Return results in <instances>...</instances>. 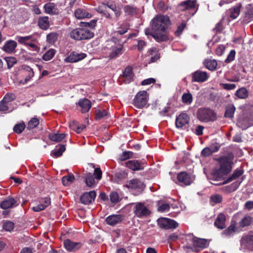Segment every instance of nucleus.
Instances as JSON below:
<instances>
[{"instance_id": "obj_64", "label": "nucleus", "mask_w": 253, "mask_h": 253, "mask_svg": "<svg viewBox=\"0 0 253 253\" xmlns=\"http://www.w3.org/2000/svg\"><path fill=\"white\" fill-rule=\"evenodd\" d=\"M223 29V27L222 23L221 21H220L216 24L215 28L213 29V31L216 33H219L221 32Z\"/></svg>"}, {"instance_id": "obj_1", "label": "nucleus", "mask_w": 253, "mask_h": 253, "mask_svg": "<svg viewBox=\"0 0 253 253\" xmlns=\"http://www.w3.org/2000/svg\"><path fill=\"white\" fill-rule=\"evenodd\" d=\"M170 22L168 16L157 15L151 22L152 29L154 31L153 38L157 42L167 41L169 40L168 28Z\"/></svg>"}, {"instance_id": "obj_45", "label": "nucleus", "mask_w": 253, "mask_h": 253, "mask_svg": "<svg viewBox=\"0 0 253 253\" xmlns=\"http://www.w3.org/2000/svg\"><path fill=\"white\" fill-rule=\"evenodd\" d=\"M252 221V218L249 216H246L242 219L239 224L241 227H244L249 226Z\"/></svg>"}, {"instance_id": "obj_61", "label": "nucleus", "mask_w": 253, "mask_h": 253, "mask_svg": "<svg viewBox=\"0 0 253 253\" xmlns=\"http://www.w3.org/2000/svg\"><path fill=\"white\" fill-rule=\"evenodd\" d=\"M212 154V153L209 147L204 148L201 152V155L205 157H209Z\"/></svg>"}, {"instance_id": "obj_26", "label": "nucleus", "mask_w": 253, "mask_h": 253, "mask_svg": "<svg viewBox=\"0 0 253 253\" xmlns=\"http://www.w3.org/2000/svg\"><path fill=\"white\" fill-rule=\"evenodd\" d=\"M253 18V4H248L246 7V11L244 20L248 23Z\"/></svg>"}, {"instance_id": "obj_40", "label": "nucleus", "mask_w": 253, "mask_h": 253, "mask_svg": "<svg viewBox=\"0 0 253 253\" xmlns=\"http://www.w3.org/2000/svg\"><path fill=\"white\" fill-rule=\"evenodd\" d=\"M236 95L241 99L246 98L248 96V90L244 87L241 88L237 90Z\"/></svg>"}, {"instance_id": "obj_10", "label": "nucleus", "mask_w": 253, "mask_h": 253, "mask_svg": "<svg viewBox=\"0 0 253 253\" xmlns=\"http://www.w3.org/2000/svg\"><path fill=\"white\" fill-rule=\"evenodd\" d=\"M159 226L163 229H175L178 226V223L173 219L168 218H160L158 219Z\"/></svg>"}, {"instance_id": "obj_21", "label": "nucleus", "mask_w": 253, "mask_h": 253, "mask_svg": "<svg viewBox=\"0 0 253 253\" xmlns=\"http://www.w3.org/2000/svg\"><path fill=\"white\" fill-rule=\"evenodd\" d=\"M225 215L221 213L218 215L214 224L218 229H224L225 228Z\"/></svg>"}, {"instance_id": "obj_52", "label": "nucleus", "mask_w": 253, "mask_h": 253, "mask_svg": "<svg viewBox=\"0 0 253 253\" xmlns=\"http://www.w3.org/2000/svg\"><path fill=\"white\" fill-rule=\"evenodd\" d=\"M69 127L77 133H79V125L77 121L71 120L69 123Z\"/></svg>"}, {"instance_id": "obj_49", "label": "nucleus", "mask_w": 253, "mask_h": 253, "mask_svg": "<svg viewBox=\"0 0 253 253\" xmlns=\"http://www.w3.org/2000/svg\"><path fill=\"white\" fill-rule=\"evenodd\" d=\"M7 65V68L10 69L13 66L17 63V60L16 58L14 57H6L5 58Z\"/></svg>"}, {"instance_id": "obj_47", "label": "nucleus", "mask_w": 253, "mask_h": 253, "mask_svg": "<svg viewBox=\"0 0 253 253\" xmlns=\"http://www.w3.org/2000/svg\"><path fill=\"white\" fill-rule=\"evenodd\" d=\"M235 231V224H231L222 233V235L228 236L232 234Z\"/></svg>"}, {"instance_id": "obj_43", "label": "nucleus", "mask_w": 253, "mask_h": 253, "mask_svg": "<svg viewBox=\"0 0 253 253\" xmlns=\"http://www.w3.org/2000/svg\"><path fill=\"white\" fill-rule=\"evenodd\" d=\"M55 53V50L53 49H50L43 55L42 59L45 61L50 60L54 56Z\"/></svg>"}, {"instance_id": "obj_12", "label": "nucleus", "mask_w": 253, "mask_h": 253, "mask_svg": "<svg viewBox=\"0 0 253 253\" xmlns=\"http://www.w3.org/2000/svg\"><path fill=\"white\" fill-rule=\"evenodd\" d=\"M209 78V76L206 72L200 70L196 71L192 74L193 82L203 83Z\"/></svg>"}, {"instance_id": "obj_33", "label": "nucleus", "mask_w": 253, "mask_h": 253, "mask_svg": "<svg viewBox=\"0 0 253 253\" xmlns=\"http://www.w3.org/2000/svg\"><path fill=\"white\" fill-rule=\"evenodd\" d=\"M38 24L41 29L46 30L49 26L48 17H44L40 18Z\"/></svg>"}, {"instance_id": "obj_32", "label": "nucleus", "mask_w": 253, "mask_h": 253, "mask_svg": "<svg viewBox=\"0 0 253 253\" xmlns=\"http://www.w3.org/2000/svg\"><path fill=\"white\" fill-rule=\"evenodd\" d=\"M65 133H50L48 135L49 138L53 141L59 142L61 141L65 137Z\"/></svg>"}, {"instance_id": "obj_57", "label": "nucleus", "mask_w": 253, "mask_h": 253, "mask_svg": "<svg viewBox=\"0 0 253 253\" xmlns=\"http://www.w3.org/2000/svg\"><path fill=\"white\" fill-rule=\"evenodd\" d=\"M14 228V224L10 221L4 223L3 225V229L7 231H11Z\"/></svg>"}, {"instance_id": "obj_20", "label": "nucleus", "mask_w": 253, "mask_h": 253, "mask_svg": "<svg viewBox=\"0 0 253 253\" xmlns=\"http://www.w3.org/2000/svg\"><path fill=\"white\" fill-rule=\"evenodd\" d=\"M64 246L65 249L69 252H75L79 248V243L71 241L70 239H66L64 241Z\"/></svg>"}, {"instance_id": "obj_60", "label": "nucleus", "mask_w": 253, "mask_h": 253, "mask_svg": "<svg viewBox=\"0 0 253 253\" xmlns=\"http://www.w3.org/2000/svg\"><path fill=\"white\" fill-rule=\"evenodd\" d=\"M220 85L225 89L226 90H233L236 87V85L235 84H227V83H225V84H220Z\"/></svg>"}, {"instance_id": "obj_31", "label": "nucleus", "mask_w": 253, "mask_h": 253, "mask_svg": "<svg viewBox=\"0 0 253 253\" xmlns=\"http://www.w3.org/2000/svg\"><path fill=\"white\" fill-rule=\"evenodd\" d=\"M235 109L236 108L234 105L229 104L226 107V111L224 114V116L226 118H232L233 117Z\"/></svg>"}, {"instance_id": "obj_17", "label": "nucleus", "mask_w": 253, "mask_h": 253, "mask_svg": "<svg viewBox=\"0 0 253 253\" xmlns=\"http://www.w3.org/2000/svg\"><path fill=\"white\" fill-rule=\"evenodd\" d=\"M126 165L127 168L133 171L141 170L144 168L141 163L135 160L127 161L126 163Z\"/></svg>"}, {"instance_id": "obj_8", "label": "nucleus", "mask_w": 253, "mask_h": 253, "mask_svg": "<svg viewBox=\"0 0 253 253\" xmlns=\"http://www.w3.org/2000/svg\"><path fill=\"white\" fill-rule=\"evenodd\" d=\"M171 178L180 185H189L195 180V176L194 175H173Z\"/></svg>"}, {"instance_id": "obj_38", "label": "nucleus", "mask_w": 253, "mask_h": 253, "mask_svg": "<svg viewBox=\"0 0 253 253\" xmlns=\"http://www.w3.org/2000/svg\"><path fill=\"white\" fill-rule=\"evenodd\" d=\"M125 175H111L110 179L114 182L122 184L125 180Z\"/></svg>"}, {"instance_id": "obj_18", "label": "nucleus", "mask_w": 253, "mask_h": 253, "mask_svg": "<svg viewBox=\"0 0 253 253\" xmlns=\"http://www.w3.org/2000/svg\"><path fill=\"white\" fill-rule=\"evenodd\" d=\"M195 6L194 0H187L180 3L178 7L181 11H185L187 9H193Z\"/></svg>"}, {"instance_id": "obj_29", "label": "nucleus", "mask_w": 253, "mask_h": 253, "mask_svg": "<svg viewBox=\"0 0 253 253\" xmlns=\"http://www.w3.org/2000/svg\"><path fill=\"white\" fill-rule=\"evenodd\" d=\"M123 46L119 45L118 47H114L112 48V51L109 54V57L111 59L115 58L119 55L122 54Z\"/></svg>"}, {"instance_id": "obj_48", "label": "nucleus", "mask_w": 253, "mask_h": 253, "mask_svg": "<svg viewBox=\"0 0 253 253\" xmlns=\"http://www.w3.org/2000/svg\"><path fill=\"white\" fill-rule=\"evenodd\" d=\"M58 34L56 33H51L46 36L47 41L51 44H53L57 40Z\"/></svg>"}, {"instance_id": "obj_50", "label": "nucleus", "mask_w": 253, "mask_h": 253, "mask_svg": "<svg viewBox=\"0 0 253 253\" xmlns=\"http://www.w3.org/2000/svg\"><path fill=\"white\" fill-rule=\"evenodd\" d=\"M96 120H100L108 115V112L105 110H97L96 111Z\"/></svg>"}, {"instance_id": "obj_53", "label": "nucleus", "mask_w": 253, "mask_h": 253, "mask_svg": "<svg viewBox=\"0 0 253 253\" xmlns=\"http://www.w3.org/2000/svg\"><path fill=\"white\" fill-rule=\"evenodd\" d=\"M128 29L129 26L127 24H123L121 25V27L119 28V29L115 32V33L119 34L120 35H123L127 31Z\"/></svg>"}, {"instance_id": "obj_15", "label": "nucleus", "mask_w": 253, "mask_h": 253, "mask_svg": "<svg viewBox=\"0 0 253 253\" xmlns=\"http://www.w3.org/2000/svg\"><path fill=\"white\" fill-rule=\"evenodd\" d=\"M126 186L132 189H138L140 191L143 190L145 188V185L143 182L137 179L130 180L126 185Z\"/></svg>"}, {"instance_id": "obj_6", "label": "nucleus", "mask_w": 253, "mask_h": 253, "mask_svg": "<svg viewBox=\"0 0 253 253\" xmlns=\"http://www.w3.org/2000/svg\"><path fill=\"white\" fill-rule=\"evenodd\" d=\"M148 96L146 91H139L133 99V105L137 109H142L147 104Z\"/></svg>"}, {"instance_id": "obj_34", "label": "nucleus", "mask_w": 253, "mask_h": 253, "mask_svg": "<svg viewBox=\"0 0 253 253\" xmlns=\"http://www.w3.org/2000/svg\"><path fill=\"white\" fill-rule=\"evenodd\" d=\"M65 61L67 62H76L79 61V54L74 51L72 52L65 59Z\"/></svg>"}, {"instance_id": "obj_46", "label": "nucleus", "mask_w": 253, "mask_h": 253, "mask_svg": "<svg viewBox=\"0 0 253 253\" xmlns=\"http://www.w3.org/2000/svg\"><path fill=\"white\" fill-rule=\"evenodd\" d=\"M25 124L23 122H22L15 125L13 127V130L15 132L20 134L25 129Z\"/></svg>"}, {"instance_id": "obj_13", "label": "nucleus", "mask_w": 253, "mask_h": 253, "mask_svg": "<svg viewBox=\"0 0 253 253\" xmlns=\"http://www.w3.org/2000/svg\"><path fill=\"white\" fill-rule=\"evenodd\" d=\"M101 178L102 175H87L85 179V183L88 187L93 188Z\"/></svg>"}, {"instance_id": "obj_30", "label": "nucleus", "mask_w": 253, "mask_h": 253, "mask_svg": "<svg viewBox=\"0 0 253 253\" xmlns=\"http://www.w3.org/2000/svg\"><path fill=\"white\" fill-rule=\"evenodd\" d=\"M204 65L207 69L213 71L217 67V62L214 59H206L204 61Z\"/></svg>"}, {"instance_id": "obj_11", "label": "nucleus", "mask_w": 253, "mask_h": 253, "mask_svg": "<svg viewBox=\"0 0 253 253\" xmlns=\"http://www.w3.org/2000/svg\"><path fill=\"white\" fill-rule=\"evenodd\" d=\"M96 196L95 191H90L88 192H85L80 197V201L84 204L87 205L92 203Z\"/></svg>"}, {"instance_id": "obj_55", "label": "nucleus", "mask_w": 253, "mask_h": 253, "mask_svg": "<svg viewBox=\"0 0 253 253\" xmlns=\"http://www.w3.org/2000/svg\"><path fill=\"white\" fill-rule=\"evenodd\" d=\"M110 201L113 203H117L119 201V196L117 192H112L110 195Z\"/></svg>"}, {"instance_id": "obj_24", "label": "nucleus", "mask_w": 253, "mask_h": 253, "mask_svg": "<svg viewBox=\"0 0 253 253\" xmlns=\"http://www.w3.org/2000/svg\"><path fill=\"white\" fill-rule=\"evenodd\" d=\"M149 56H151V61L154 62L160 58V53L157 49L155 47L150 48L147 51Z\"/></svg>"}, {"instance_id": "obj_28", "label": "nucleus", "mask_w": 253, "mask_h": 253, "mask_svg": "<svg viewBox=\"0 0 253 253\" xmlns=\"http://www.w3.org/2000/svg\"><path fill=\"white\" fill-rule=\"evenodd\" d=\"M17 46V43L14 41H9L3 47V49L7 52H12Z\"/></svg>"}, {"instance_id": "obj_5", "label": "nucleus", "mask_w": 253, "mask_h": 253, "mask_svg": "<svg viewBox=\"0 0 253 253\" xmlns=\"http://www.w3.org/2000/svg\"><path fill=\"white\" fill-rule=\"evenodd\" d=\"M226 175H207V177L210 182L215 185H220L230 182L235 179L239 175H232V176L226 179Z\"/></svg>"}, {"instance_id": "obj_59", "label": "nucleus", "mask_w": 253, "mask_h": 253, "mask_svg": "<svg viewBox=\"0 0 253 253\" xmlns=\"http://www.w3.org/2000/svg\"><path fill=\"white\" fill-rule=\"evenodd\" d=\"M32 38V36H28L26 37H17L16 40L18 42L20 43H24L25 44H27L26 43V41H28L31 40Z\"/></svg>"}, {"instance_id": "obj_54", "label": "nucleus", "mask_w": 253, "mask_h": 253, "mask_svg": "<svg viewBox=\"0 0 253 253\" xmlns=\"http://www.w3.org/2000/svg\"><path fill=\"white\" fill-rule=\"evenodd\" d=\"M16 98V96L14 94L8 93H7L3 98V101L8 103Z\"/></svg>"}, {"instance_id": "obj_23", "label": "nucleus", "mask_w": 253, "mask_h": 253, "mask_svg": "<svg viewBox=\"0 0 253 253\" xmlns=\"http://www.w3.org/2000/svg\"><path fill=\"white\" fill-rule=\"evenodd\" d=\"M123 77L125 78L126 83H130L133 78L132 68L130 66H127L123 72Z\"/></svg>"}, {"instance_id": "obj_9", "label": "nucleus", "mask_w": 253, "mask_h": 253, "mask_svg": "<svg viewBox=\"0 0 253 253\" xmlns=\"http://www.w3.org/2000/svg\"><path fill=\"white\" fill-rule=\"evenodd\" d=\"M190 120L189 116L186 113L182 112L176 117L175 126L178 129L188 128Z\"/></svg>"}, {"instance_id": "obj_58", "label": "nucleus", "mask_w": 253, "mask_h": 253, "mask_svg": "<svg viewBox=\"0 0 253 253\" xmlns=\"http://www.w3.org/2000/svg\"><path fill=\"white\" fill-rule=\"evenodd\" d=\"M70 37L75 40H79V29L76 28L70 33Z\"/></svg>"}, {"instance_id": "obj_39", "label": "nucleus", "mask_w": 253, "mask_h": 253, "mask_svg": "<svg viewBox=\"0 0 253 253\" xmlns=\"http://www.w3.org/2000/svg\"><path fill=\"white\" fill-rule=\"evenodd\" d=\"M66 149L65 145H60L59 149L54 150L51 152V155L55 157H58L62 156L63 153Z\"/></svg>"}, {"instance_id": "obj_25", "label": "nucleus", "mask_w": 253, "mask_h": 253, "mask_svg": "<svg viewBox=\"0 0 253 253\" xmlns=\"http://www.w3.org/2000/svg\"><path fill=\"white\" fill-rule=\"evenodd\" d=\"M193 246L195 248H204L207 244V241L203 239L193 237L192 239Z\"/></svg>"}, {"instance_id": "obj_37", "label": "nucleus", "mask_w": 253, "mask_h": 253, "mask_svg": "<svg viewBox=\"0 0 253 253\" xmlns=\"http://www.w3.org/2000/svg\"><path fill=\"white\" fill-rule=\"evenodd\" d=\"M45 11L46 13L51 14L57 13L55 4L53 3H48L44 5Z\"/></svg>"}, {"instance_id": "obj_56", "label": "nucleus", "mask_w": 253, "mask_h": 253, "mask_svg": "<svg viewBox=\"0 0 253 253\" xmlns=\"http://www.w3.org/2000/svg\"><path fill=\"white\" fill-rule=\"evenodd\" d=\"M25 71L28 73L27 77L24 79V82L23 83H27L31 79V78L34 76V73L32 69L29 67Z\"/></svg>"}, {"instance_id": "obj_7", "label": "nucleus", "mask_w": 253, "mask_h": 253, "mask_svg": "<svg viewBox=\"0 0 253 253\" xmlns=\"http://www.w3.org/2000/svg\"><path fill=\"white\" fill-rule=\"evenodd\" d=\"M134 207L133 211V213L139 218H143L148 216L151 212L144 203L137 202L133 204Z\"/></svg>"}, {"instance_id": "obj_3", "label": "nucleus", "mask_w": 253, "mask_h": 253, "mask_svg": "<svg viewBox=\"0 0 253 253\" xmlns=\"http://www.w3.org/2000/svg\"><path fill=\"white\" fill-rule=\"evenodd\" d=\"M96 24L95 20H92L89 22H80V40H87L92 38L94 34L88 28H94Z\"/></svg>"}, {"instance_id": "obj_35", "label": "nucleus", "mask_w": 253, "mask_h": 253, "mask_svg": "<svg viewBox=\"0 0 253 253\" xmlns=\"http://www.w3.org/2000/svg\"><path fill=\"white\" fill-rule=\"evenodd\" d=\"M74 180L75 177L73 175H66L62 178V182L64 186H67L72 183Z\"/></svg>"}, {"instance_id": "obj_63", "label": "nucleus", "mask_w": 253, "mask_h": 253, "mask_svg": "<svg viewBox=\"0 0 253 253\" xmlns=\"http://www.w3.org/2000/svg\"><path fill=\"white\" fill-rule=\"evenodd\" d=\"M146 46V43L145 42L142 40H138L137 46L139 51H141Z\"/></svg>"}, {"instance_id": "obj_22", "label": "nucleus", "mask_w": 253, "mask_h": 253, "mask_svg": "<svg viewBox=\"0 0 253 253\" xmlns=\"http://www.w3.org/2000/svg\"><path fill=\"white\" fill-rule=\"evenodd\" d=\"M16 204V200L12 198H7L0 204V207L3 209H7L13 207Z\"/></svg>"}, {"instance_id": "obj_51", "label": "nucleus", "mask_w": 253, "mask_h": 253, "mask_svg": "<svg viewBox=\"0 0 253 253\" xmlns=\"http://www.w3.org/2000/svg\"><path fill=\"white\" fill-rule=\"evenodd\" d=\"M133 155V153L131 151H125L120 156L119 159L124 161L130 158H131Z\"/></svg>"}, {"instance_id": "obj_62", "label": "nucleus", "mask_w": 253, "mask_h": 253, "mask_svg": "<svg viewBox=\"0 0 253 253\" xmlns=\"http://www.w3.org/2000/svg\"><path fill=\"white\" fill-rule=\"evenodd\" d=\"M124 11L126 14L129 15L134 13L135 9L130 5H126L124 7Z\"/></svg>"}, {"instance_id": "obj_41", "label": "nucleus", "mask_w": 253, "mask_h": 253, "mask_svg": "<svg viewBox=\"0 0 253 253\" xmlns=\"http://www.w3.org/2000/svg\"><path fill=\"white\" fill-rule=\"evenodd\" d=\"M39 124V120L37 118H33L28 122L27 128L30 130L35 128Z\"/></svg>"}, {"instance_id": "obj_36", "label": "nucleus", "mask_w": 253, "mask_h": 253, "mask_svg": "<svg viewBox=\"0 0 253 253\" xmlns=\"http://www.w3.org/2000/svg\"><path fill=\"white\" fill-rule=\"evenodd\" d=\"M222 196L218 194L211 195L210 197V202L212 205L221 203L222 201Z\"/></svg>"}, {"instance_id": "obj_14", "label": "nucleus", "mask_w": 253, "mask_h": 253, "mask_svg": "<svg viewBox=\"0 0 253 253\" xmlns=\"http://www.w3.org/2000/svg\"><path fill=\"white\" fill-rule=\"evenodd\" d=\"M40 202L41 203L40 204L33 207L32 209L34 211L39 212L44 210L50 204V198L49 197L42 198L40 200Z\"/></svg>"}, {"instance_id": "obj_2", "label": "nucleus", "mask_w": 253, "mask_h": 253, "mask_svg": "<svg viewBox=\"0 0 253 253\" xmlns=\"http://www.w3.org/2000/svg\"><path fill=\"white\" fill-rule=\"evenodd\" d=\"M233 159L234 155L231 153L219 159L220 165L218 169L219 174H228L231 171Z\"/></svg>"}, {"instance_id": "obj_4", "label": "nucleus", "mask_w": 253, "mask_h": 253, "mask_svg": "<svg viewBox=\"0 0 253 253\" xmlns=\"http://www.w3.org/2000/svg\"><path fill=\"white\" fill-rule=\"evenodd\" d=\"M197 118L202 122H214L217 119L215 112L208 108H201L197 111Z\"/></svg>"}, {"instance_id": "obj_44", "label": "nucleus", "mask_w": 253, "mask_h": 253, "mask_svg": "<svg viewBox=\"0 0 253 253\" xmlns=\"http://www.w3.org/2000/svg\"><path fill=\"white\" fill-rule=\"evenodd\" d=\"M105 6L103 5V3L101 5H99L96 8V10L100 13L104 14V15L107 18L111 19L112 16L108 12L105 11Z\"/></svg>"}, {"instance_id": "obj_16", "label": "nucleus", "mask_w": 253, "mask_h": 253, "mask_svg": "<svg viewBox=\"0 0 253 253\" xmlns=\"http://www.w3.org/2000/svg\"><path fill=\"white\" fill-rule=\"evenodd\" d=\"M92 106L91 101L85 98H80V111L85 113L89 111Z\"/></svg>"}, {"instance_id": "obj_27", "label": "nucleus", "mask_w": 253, "mask_h": 253, "mask_svg": "<svg viewBox=\"0 0 253 253\" xmlns=\"http://www.w3.org/2000/svg\"><path fill=\"white\" fill-rule=\"evenodd\" d=\"M241 7V5L238 4L233 8H231L228 11V14L229 15L230 17L232 19L236 18L240 14Z\"/></svg>"}, {"instance_id": "obj_19", "label": "nucleus", "mask_w": 253, "mask_h": 253, "mask_svg": "<svg viewBox=\"0 0 253 253\" xmlns=\"http://www.w3.org/2000/svg\"><path fill=\"white\" fill-rule=\"evenodd\" d=\"M122 216L120 214H113L108 216L106 219V222L110 225H115L122 220Z\"/></svg>"}, {"instance_id": "obj_42", "label": "nucleus", "mask_w": 253, "mask_h": 253, "mask_svg": "<svg viewBox=\"0 0 253 253\" xmlns=\"http://www.w3.org/2000/svg\"><path fill=\"white\" fill-rule=\"evenodd\" d=\"M182 100L184 103L190 104L193 101V97L192 94L189 93H185L182 96Z\"/></svg>"}]
</instances>
